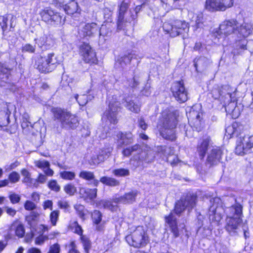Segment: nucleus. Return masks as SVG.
I'll use <instances>...</instances> for the list:
<instances>
[{
	"label": "nucleus",
	"mask_w": 253,
	"mask_h": 253,
	"mask_svg": "<svg viewBox=\"0 0 253 253\" xmlns=\"http://www.w3.org/2000/svg\"><path fill=\"white\" fill-rule=\"evenodd\" d=\"M252 32V26L246 23L240 24L235 19L224 20L219 25L218 34L228 36L234 34L231 43L234 48V54L239 53L242 50L246 49V38Z\"/></svg>",
	"instance_id": "1"
},
{
	"label": "nucleus",
	"mask_w": 253,
	"mask_h": 253,
	"mask_svg": "<svg viewBox=\"0 0 253 253\" xmlns=\"http://www.w3.org/2000/svg\"><path fill=\"white\" fill-rule=\"evenodd\" d=\"M162 115V118L157 126L160 135L166 139L174 140L176 139L175 129L177 125L178 112L166 110Z\"/></svg>",
	"instance_id": "2"
},
{
	"label": "nucleus",
	"mask_w": 253,
	"mask_h": 253,
	"mask_svg": "<svg viewBox=\"0 0 253 253\" xmlns=\"http://www.w3.org/2000/svg\"><path fill=\"white\" fill-rule=\"evenodd\" d=\"M55 120H57L61 126L65 129H74L79 125L78 119L75 115L59 108L52 109Z\"/></svg>",
	"instance_id": "3"
},
{
	"label": "nucleus",
	"mask_w": 253,
	"mask_h": 253,
	"mask_svg": "<svg viewBox=\"0 0 253 253\" xmlns=\"http://www.w3.org/2000/svg\"><path fill=\"white\" fill-rule=\"evenodd\" d=\"M35 60L34 66L39 71L45 73L51 72L60 62L57 56L53 52L44 56H38Z\"/></svg>",
	"instance_id": "4"
},
{
	"label": "nucleus",
	"mask_w": 253,
	"mask_h": 253,
	"mask_svg": "<svg viewBox=\"0 0 253 253\" xmlns=\"http://www.w3.org/2000/svg\"><path fill=\"white\" fill-rule=\"evenodd\" d=\"M126 241L131 246L140 248L145 246L149 242V237L143 226H138L131 234L126 237Z\"/></svg>",
	"instance_id": "5"
},
{
	"label": "nucleus",
	"mask_w": 253,
	"mask_h": 253,
	"mask_svg": "<svg viewBox=\"0 0 253 253\" xmlns=\"http://www.w3.org/2000/svg\"><path fill=\"white\" fill-rule=\"evenodd\" d=\"M163 27L164 30L169 34L171 37H175L182 35L183 39L187 38L189 31L188 23L178 20L172 22H166L164 23Z\"/></svg>",
	"instance_id": "6"
},
{
	"label": "nucleus",
	"mask_w": 253,
	"mask_h": 253,
	"mask_svg": "<svg viewBox=\"0 0 253 253\" xmlns=\"http://www.w3.org/2000/svg\"><path fill=\"white\" fill-rule=\"evenodd\" d=\"M109 108L102 117V121L105 123V126H108L109 124L115 125L118 123L117 114L120 103L116 101V97H112L111 100H109Z\"/></svg>",
	"instance_id": "7"
},
{
	"label": "nucleus",
	"mask_w": 253,
	"mask_h": 253,
	"mask_svg": "<svg viewBox=\"0 0 253 253\" xmlns=\"http://www.w3.org/2000/svg\"><path fill=\"white\" fill-rule=\"evenodd\" d=\"M106 30L105 26L99 27L95 23H87L81 27L79 29V34L81 37L91 38L94 37L98 33L99 36H105L103 31Z\"/></svg>",
	"instance_id": "8"
},
{
	"label": "nucleus",
	"mask_w": 253,
	"mask_h": 253,
	"mask_svg": "<svg viewBox=\"0 0 253 253\" xmlns=\"http://www.w3.org/2000/svg\"><path fill=\"white\" fill-rule=\"evenodd\" d=\"M253 151V135H246L240 137L237 141L235 153L244 155Z\"/></svg>",
	"instance_id": "9"
},
{
	"label": "nucleus",
	"mask_w": 253,
	"mask_h": 253,
	"mask_svg": "<svg viewBox=\"0 0 253 253\" xmlns=\"http://www.w3.org/2000/svg\"><path fill=\"white\" fill-rule=\"evenodd\" d=\"M233 3V0H206L205 6L209 11H224L231 7Z\"/></svg>",
	"instance_id": "10"
},
{
	"label": "nucleus",
	"mask_w": 253,
	"mask_h": 253,
	"mask_svg": "<svg viewBox=\"0 0 253 253\" xmlns=\"http://www.w3.org/2000/svg\"><path fill=\"white\" fill-rule=\"evenodd\" d=\"M196 202V197L194 196H187L185 199H181L175 203L174 211L178 215L185 210L189 211L195 207Z\"/></svg>",
	"instance_id": "11"
},
{
	"label": "nucleus",
	"mask_w": 253,
	"mask_h": 253,
	"mask_svg": "<svg viewBox=\"0 0 253 253\" xmlns=\"http://www.w3.org/2000/svg\"><path fill=\"white\" fill-rule=\"evenodd\" d=\"M228 89L227 85H215L211 90L212 97L221 103L228 102L231 100V94L228 91Z\"/></svg>",
	"instance_id": "12"
},
{
	"label": "nucleus",
	"mask_w": 253,
	"mask_h": 253,
	"mask_svg": "<svg viewBox=\"0 0 253 253\" xmlns=\"http://www.w3.org/2000/svg\"><path fill=\"white\" fill-rule=\"evenodd\" d=\"M41 15L44 21L51 24H63L65 21L64 17L51 9L43 10L41 12Z\"/></svg>",
	"instance_id": "13"
},
{
	"label": "nucleus",
	"mask_w": 253,
	"mask_h": 253,
	"mask_svg": "<svg viewBox=\"0 0 253 253\" xmlns=\"http://www.w3.org/2000/svg\"><path fill=\"white\" fill-rule=\"evenodd\" d=\"M171 89L173 96L177 101L183 103L187 100L188 92L182 81L174 83Z\"/></svg>",
	"instance_id": "14"
},
{
	"label": "nucleus",
	"mask_w": 253,
	"mask_h": 253,
	"mask_svg": "<svg viewBox=\"0 0 253 253\" xmlns=\"http://www.w3.org/2000/svg\"><path fill=\"white\" fill-rule=\"evenodd\" d=\"M80 52L85 62L95 63L96 62L95 53L88 43L84 42L81 45Z\"/></svg>",
	"instance_id": "15"
},
{
	"label": "nucleus",
	"mask_w": 253,
	"mask_h": 253,
	"mask_svg": "<svg viewBox=\"0 0 253 253\" xmlns=\"http://www.w3.org/2000/svg\"><path fill=\"white\" fill-rule=\"evenodd\" d=\"M222 155V152L219 148L216 147L212 149L208 153L206 163V165L209 167L217 165L220 162Z\"/></svg>",
	"instance_id": "16"
},
{
	"label": "nucleus",
	"mask_w": 253,
	"mask_h": 253,
	"mask_svg": "<svg viewBox=\"0 0 253 253\" xmlns=\"http://www.w3.org/2000/svg\"><path fill=\"white\" fill-rule=\"evenodd\" d=\"M113 150V148L111 147H107L104 148L100 150L98 155L93 156L90 160L89 163L92 165H96L100 163L103 162L105 160L108 158Z\"/></svg>",
	"instance_id": "17"
},
{
	"label": "nucleus",
	"mask_w": 253,
	"mask_h": 253,
	"mask_svg": "<svg viewBox=\"0 0 253 253\" xmlns=\"http://www.w3.org/2000/svg\"><path fill=\"white\" fill-rule=\"evenodd\" d=\"M242 222V218L227 216L225 229L230 234L235 233Z\"/></svg>",
	"instance_id": "18"
},
{
	"label": "nucleus",
	"mask_w": 253,
	"mask_h": 253,
	"mask_svg": "<svg viewBox=\"0 0 253 253\" xmlns=\"http://www.w3.org/2000/svg\"><path fill=\"white\" fill-rule=\"evenodd\" d=\"M116 137L117 145L119 147L130 144L133 142V135L130 132L123 133L120 131L117 133Z\"/></svg>",
	"instance_id": "19"
},
{
	"label": "nucleus",
	"mask_w": 253,
	"mask_h": 253,
	"mask_svg": "<svg viewBox=\"0 0 253 253\" xmlns=\"http://www.w3.org/2000/svg\"><path fill=\"white\" fill-rule=\"evenodd\" d=\"M91 90L87 89L81 92L80 94H77L75 95L76 101L80 106L85 105L88 101L94 98V96L91 93Z\"/></svg>",
	"instance_id": "20"
},
{
	"label": "nucleus",
	"mask_w": 253,
	"mask_h": 253,
	"mask_svg": "<svg viewBox=\"0 0 253 253\" xmlns=\"http://www.w3.org/2000/svg\"><path fill=\"white\" fill-rule=\"evenodd\" d=\"M225 212L227 217L242 218V207L239 204H236L225 209Z\"/></svg>",
	"instance_id": "21"
},
{
	"label": "nucleus",
	"mask_w": 253,
	"mask_h": 253,
	"mask_svg": "<svg viewBox=\"0 0 253 253\" xmlns=\"http://www.w3.org/2000/svg\"><path fill=\"white\" fill-rule=\"evenodd\" d=\"M166 222L167 223L171 230V231L175 237L179 236V231L177 228L176 219L172 212L165 217Z\"/></svg>",
	"instance_id": "22"
},
{
	"label": "nucleus",
	"mask_w": 253,
	"mask_h": 253,
	"mask_svg": "<svg viewBox=\"0 0 253 253\" xmlns=\"http://www.w3.org/2000/svg\"><path fill=\"white\" fill-rule=\"evenodd\" d=\"M137 194V193L136 191L129 192L118 198L114 199V202L115 204L118 203H122L123 204L132 203L135 201Z\"/></svg>",
	"instance_id": "23"
},
{
	"label": "nucleus",
	"mask_w": 253,
	"mask_h": 253,
	"mask_svg": "<svg viewBox=\"0 0 253 253\" xmlns=\"http://www.w3.org/2000/svg\"><path fill=\"white\" fill-rule=\"evenodd\" d=\"M97 192L96 188L90 189L82 187L80 188L79 194L81 197L85 200H92L96 197Z\"/></svg>",
	"instance_id": "24"
},
{
	"label": "nucleus",
	"mask_w": 253,
	"mask_h": 253,
	"mask_svg": "<svg viewBox=\"0 0 253 253\" xmlns=\"http://www.w3.org/2000/svg\"><path fill=\"white\" fill-rule=\"evenodd\" d=\"M128 3L125 1H123L119 6V12L118 16V27L121 29L122 28L123 23L126 22L125 14L128 8Z\"/></svg>",
	"instance_id": "25"
},
{
	"label": "nucleus",
	"mask_w": 253,
	"mask_h": 253,
	"mask_svg": "<svg viewBox=\"0 0 253 253\" xmlns=\"http://www.w3.org/2000/svg\"><path fill=\"white\" fill-rule=\"evenodd\" d=\"M79 177L83 179L90 181L89 184L97 187L99 181L95 179L93 172L86 170H83L79 173Z\"/></svg>",
	"instance_id": "26"
},
{
	"label": "nucleus",
	"mask_w": 253,
	"mask_h": 253,
	"mask_svg": "<svg viewBox=\"0 0 253 253\" xmlns=\"http://www.w3.org/2000/svg\"><path fill=\"white\" fill-rule=\"evenodd\" d=\"M210 139L209 138H206L200 141L197 146V152L198 154L201 159H203L208 149Z\"/></svg>",
	"instance_id": "27"
},
{
	"label": "nucleus",
	"mask_w": 253,
	"mask_h": 253,
	"mask_svg": "<svg viewBox=\"0 0 253 253\" xmlns=\"http://www.w3.org/2000/svg\"><path fill=\"white\" fill-rule=\"evenodd\" d=\"M219 201L220 199L218 198H214L210 200V203L212 205L209 208V219L212 222L214 220L216 221H218V220L216 219L217 215L216 210Z\"/></svg>",
	"instance_id": "28"
},
{
	"label": "nucleus",
	"mask_w": 253,
	"mask_h": 253,
	"mask_svg": "<svg viewBox=\"0 0 253 253\" xmlns=\"http://www.w3.org/2000/svg\"><path fill=\"white\" fill-rule=\"evenodd\" d=\"M64 9L68 14L78 13L80 10L78 3L74 0H71L67 4L65 5Z\"/></svg>",
	"instance_id": "29"
},
{
	"label": "nucleus",
	"mask_w": 253,
	"mask_h": 253,
	"mask_svg": "<svg viewBox=\"0 0 253 253\" xmlns=\"http://www.w3.org/2000/svg\"><path fill=\"white\" fill-rule=\"evenodd\" d=\"M35 41L36 43L40 47L44 45L49 47L53 44V42L51 38L45 34H43V36L39 38L35 39Z\"/></svg>",
	"instance_id": "30"
},
{
	"label": "nucleus",
	"mask_w": 253,
	"mask_h": 253,
	"mask_svg": "<svg viewBox=\"0 0 253 253\" xmlns=\"http://www.w3.org/2000/svg\"><path fill=\"white\" fill-rule=\"evenodd\" d=\"M22 175L24 177L23 182L27 184L30 187H33L35 185L36 180L31 177V174L26 169H23L21 171Z\"/></svg>",
	"instance_id": "31"
},
{
	"label": "nucleus",
	"mask_w": 253,
	"mask_h": 253,
	"mask_svg": "<svg viewBox=\"0 0 253 253\" xmlns=\"http://www.w3.org/2000/svg\"><path fill=\"white\" fill-rule=\"evenodd\" d=\"M14 232L15 234L18 237H22L25 234V229L24 226L22 224H13L10 228V235H12V232Z\"/></svg>",
	"instance_id": "32"
},
{
	"label": "nucleus",
	"mask_w": 253,
	"mask_h": 253,
	"mask_svg": "<svg viewBox=\"0 0 253 253\" xmlns=\"http://www.w3.org/2000/svg\"><path fill=\"white\" fill-rule=\"evenodd\" d=\"M102 183L111 187H114L119 185L120 182L117 179L108 176H102L99 180Z\"/></svg>",
	"instance_id": "33"
},
{
	"label": "nucleus",
	"mask_w": 253,
	"mask_h": 253,
	"mask_svg": "<svg viewBox=\"0 0 253 253\" xmlns=\"http://www.w3.org/2000/svg\"><path fill=\"white\" fill-rule=\"evenodd\" d=\"M141 147L138 144H135L131 147H128L124 149L122 151V154L124 157H128L132 155L134 152H139Z\"/></svg>",
	"instance_id": "34"
},
{
	"label": "nucleus",
	"mask_w": 253,
	"mask_h": 253,
	"mask_svg": "<svg viewBox=\"0 0 253 253\" xmlns=\"http://www.w3.org/2000/svg\"><path fill=\"white\" fill-rule=\"evenodd\" d=\"M154 159V155L151 151H148L147 152H142L139 159L141 161H145L147 163L150 162Z\"/></svg>",
	"instance_id": "35"
},
{
	"label": "nucleus",
	"mask_w": 253,
	"mask_h": 253,
	"mask_svg": "<svg viewBox=\"0 0 253 253\" xmlns=\"http://www.w3.org/2000/svg\"><path fill=\"white\" fill-rule=\"evenodd\" d=\"M55 234H58V233H54L53 234H50L49 236L46 235H40L35 239V244L37 245H42L47 239L53 238Z\"/></svg>",
	"instance_id": "36"
},
{
	"label": "nucleus",
	"mask_w": 253,
	"mask_h": 253,
	"mask_svg": "<svg viewBox=\"0 0 253 253\" xmlns=\"http://www.w3.org/2000/svg\"><path fill=\"white\" fill-rule=\"evenodd\" d=\"M126 104L125 106L130 111L137 113L140 111V107L138 105L135 104L131 100H125Z\"/></svg>",
	"instance_id": "37"
},
{
	"label": "nucleus",
	"mask_w": 253,
	"mask_h": 253,
	"mask_svg": "<svg viewBox=\"0 0 253 253\" xmlns=\"http://www.w3.org/2000/svg\"><path fill=\"white\" fill-rule=\"evenodd\" d=\"M82 243L83 244L84 252L85 253H88L91 248V242L89 239L84 235H82L80 237Z\"/></svg>",
	"instance_id": "38"
},
{
	"label": "nucleus",
	"mask_w": 253,
	"mask_h": 253,
	"mask_svg": "<svg viewBox=\"0 0 253 253\" xmlns=\"http://www.w3.org/2000/svg\"><path fill=\"white\" fill-rule=\"evenodd\" d=\"M98 205L100 208L103 207L111 211H114L116 208V205H114L111 201L107 200L100 201L98 203Z\"/></svg>",
	"instance_id": "39"
},
{
	"label": "nucleus",
	"mask_w": 253,
	"mask_h": 253,
	"mask_svg": "<svg viewBox=\"0 0 253 253\" xmlns=\"http://www.w3.org/2000/svg\"><path fill=\"white\" fill-rule=\"evenodd\" d=\"M65 192L70 196H73L77 192V188L71 183L67 184L64 187Z\"/></svg>",
	"instance_id": "40"
},
{
	"label": "nucleus",
	"mask_w": 253,
	"mask_h": 253,
	"mask_svg": "<svg viewBox=\"0 0 253 253\" xmlns=\"http://www.w3.org/2000/svg\"><path fill=\"white\" fill-rule=\"evenodd\" d=\"M60 177L65 180H73L76 176L75 173L72 171H64L60 172Z\"/></svg>",
	"instance_id": "41"
},
{
	"label": "nucleus",
	"mask_w": 253,
	"mask_h": 253,
	"mask_svg": "<svg viewBox=\"0 0 253 253\" xmlns=\"http://www.w3.org/2000/svg\"><path fill=\"white\" fill-rule=\"evenodd\" d=\"M59 216V211L55 210L51 212L49 215L50 221L52 226H55Z\"/></svg>",
	"instance_id": "42"
},
{
	"label": "nucleus",
	"mask_w": 253,
	"mask_h": 253,
	"mask_svg": "<svg viewBox=\"0 0 253 253\" xmlns=\"http://www.w3.org/2000/svg\"><path fill=\"white\" fill-rule=\"evenodd\" d=\"M112 173L116 176H126L129 174V171L127 169H114Z\"/></svg>",
	"instance_id": "43"
},
{
	"label": "nucleus",
	"mask_w": 253,
	"mask_h": 253,
	"mask_svg": "<svg viewBox=\"0 0 253 253\" xmlns=\"http://www.w3.org/2000/svg\"><path fill=\"white\" fill-rule=\"evenodd\" d=\"M234 126L235 127V136H238L243 132L246 126L241 123L235 122H234Z\"/></svg>",
	"instance_id": "44"
},
{
	"label": "nucleus",
	"mask_w": 253,
	"mask_h": 253,
	"mask_svg": "<svg viewBox=\"0 0 253 253\" xmlns=\"http://www.w3.org/2000/svg\"><path fill=\"white\" fill-rule=\"evenodd\" d=\"M48 187L52 191L58 192L60 190V186L55 180H51L47 184Z\"/></svg>",
	"instance_id": "45"
},
{
	"label": "nucleus",
	"mask_w": 253,
	"mask_h": 253,
	"mask_svg": "<svg viewBox=\"0 0 253 253\" xmlns=\"http://www.w3.org/2000/svg\"><path fill=\"white\" fill-rule=\"evenodd\" d=\"M36 180L35 185H33V187L35 188H37L39 186V184H43L47 180L46 176L42 173H39L37 178L35 179Z\"/></svg>",
	"instance_id": "46"
},
{
	"label": "nucleus",
	"mask_w": 253,
	"mask_h": 253,
	"mask_svg": "<svg viewBox=\"0 0 253 253\" xmlns=\"http://www.w3.org/2000/svg\"><path fill=\"white\" fill-rule=\"evenodd\" d=\"M35 165L38 168L42 170L46 168V167L50 166L49 162L45 160H39L34 162Z\"/></svg>",
	"instance_id": "47"
},
{
	"label": "nucleus",
	"mask_w": 253,
	"mask_h": 253,
	"mask_svg": "<svg viewBox=\"0 0 253 253\" xmlns=\"http://www.w3.org/2000/svg\"><path fill=\"white\" fill-rule=\"evenodd\" d=\"M91 216L93 222L96 224H99L102 219L101 213L97 210L94 211L92 213Z\"/></svg>",
	"instance_id": "48"
},
{
	"label": "nucleus",
	"mask_w": 253,
	"mask_h": 253,
	"mask_svg": "<svg viewBox=\"0 0 253 253\" xmlns=\"http://www.w3.org/2000/svg\"><path fill=\"white\" fill-rule=\"evenodd\" d=\"M71 228L74 230V232L80 235L81 236L83 235V230L81 226L79 224L77 221H74L71 225Z\"/></svg>",
	"instance_id": "49"
},
{
	"label": "nucleus",
	"mask_w": 253,
	"mask_h": 253,
	"mask_svg": "<svg viewBox=\"0 0 253 253\" xmlns=\"http://www.w3.org/2000/svg\"><path fill=\"white\" fill-rule=\"evenodd\" d=\"M203 15L202 14H199L197 15L195 19V30L198 28H201L203 27Z\"/></svg>",
	"instance_id": "50"
},
{
	"label": "nucleus",
	"mask_w": 253,
	"mask_h": 253,
	"mask_svg": "<svg viewBox=\"0 0 253 253\" xmlns=\"http://www.w3.org/2000/svg\"><path fill=\"white\" fill-rule=\"evenodd\" d=\"M20 179L19 174L16 172L13 171L8 176V180L12 183H15L19 181Z\"/></svg>",
	"instance_id": "51"
},
{
	"label": "nucleus",
	"mask_w": 253,
	"mask_h": 253,
	"mask_svg": "<svg viewBox=\"0 0 253 253\" xmlns=\"http://www.w3.org/2000/svg\"><path fill=\"white\" fill-rule=\"evenodd\" d=\"M9 123L8 116L4 112L0 114V126H6Z\"/></svg>",
	"instance_id": "52"
},
{
	"label": "nucleus",
	"mask_w": 253,
	"mask_h": 253,
	"mask_svg": "<svg viewBox=\"0 0 253 253\" xmlns=\"http://www.w3.org/2000/svg\"><path fill=\"white\" fill-rule=\"evenodd\" d=\"M22 51L31 53H35L36 51V45H33L30 43H26L22 46Z\"/></svg>",
	"instance_id": "53"
},
{
	"label": "nucleus",
	"mask_w": 253,
	"mask_h": 253,
	"mask_svg": "<svg viewBox=\"0 0 253 253\" xmlns=\"http://www.w3.org/2000/svg\"><path fill=\"white\" fill-rule=\"evenodd\" d=\"M74 208L76 210L77 213L79 217L82 219H84V207L82 205L76 204L74 206Z\"/></svg>",
	"instance_id": "54"
},
{
	"label": "nucleus",
	"mask_w": 253,
	"mask_h": 253,
	"mask_svg": "<svg viewBox=\"0 0 253 253\" xmlns=\"http://www.w3.org/2000/svg\"><path fill=\"white\" fill-rule=\"evenodd\" d=\"M225 135L230 137L235 136V127L234 123L232 125L228 126L225 129Z\"/></svg>",
	"instance_id": "55"
},
{
	"label": "nucleus",
	"mask_w": 253,
	"mask_h": 253,
	"mask_svg": "<svg viewBox=\"0 0 253 253\" xmlns=\"http://www.w3.org/2000/svg\"><path fill=\"white\" fill-rule=\"evenodd\" d=\"M7 18L3 16H0V29H1L3 33L7 29Z\"/></svg>",
	"instance_id": "56"
},
{
	"label": "nucleus",
	"mask_w": 253,
	"mask_h": 253,
	"mask_svg": "<svg viewBox=\"0 0 253 253\" xmlns=\"http://www.w3.org/2000/svg\"><path fill=\"white\" fill-rule=\"evenodd\" d=\"M37 207L36 205L33 202L27 200L24 204V208L27 211H33Z\"/></svg>",
	"instance_id": "57"
},
{
	"label": "nucleus",
	"mask_w": 253,
	"mask_h": 253,
	"mask_svg": "<svg viewBox=\"0 0 253 253\" xmlns=\"http://www.w3.org/2000/svg\"><path fill=\"white\" fill-rule=\"evenodd\" d=\"M128 85L131 88H135L139 84V80L137 78L134 77L132 79L127 81Z\"/></svg>",
	"instance_id": "58"
},
{
	"label": "nucleus",
	"mask_w": 253,
	"mask_h": 253,
	"mask_svg": "<svg viewBox=\"0 0 253 253\" xmlns=\"http://www.w3.org/2000/svg\"><path fill=\"white\" fill-rule=\"evenodd\" d=\"M141 8V5H137L135 8V14L130 15L129 17L126 16V22H130L132 20H134L137 17V13L138 12Z\"/></svg>",
	"instance_id": "59"
},
{
	"label": "nucleus",
	"mask_w": 253,
	"mask_h": 253,
	"mask_svg": "<svg viewBox=\"0 0 253 253\" xmlns=\"http://www.w3.org/2000/svg\"><path fill=\"white\" fill-rule=\"evenodd\" d=\"M132 57L130 55H125L123 57L120 58V59H118V61L120 62V64L122 66H123V62L125 65L129 63L130 62Z\"/></svg>",
	"instance_id": "60"
},
{
	"label": "nucleus",
	"mask_w": 253,
	"mask_h": 253,
	"mask_svg": "<svg viewBox=\"0 0 253 253\" xmlns=\"http://www.w3.org/2000/svg\"><path fill=\"white\" fill-rule=\"evenodd\" d=\"M60 251V247L57 243L51 245L47 253H59Z\"/></svg>",
	"instance_id": "61"
},
{
	"label": "nucleus",
	"mask_w": 253,
	"mask_h": 253,
	"mask_svg": "<svg viewBox=\"0 0 253 253\" xmlns=\"http://www.w3.org/2000/svg\"><path fill=\"white\" fill-rule=\"evenodd\" d=\"M9 198L10 200V202L13 204L18 203L20 201L21 199L20 196L19 195L16 194L15 193H12L10 194L9 196Z\"/></svg>",
	"instance_id": "62"
},
{
	"label": "nucleus",
	"mask_w": 253,
	"mask_h": 253,
	"mask_svg": "<svg viewBox=\"0 0 253 253\" xmlns=\"http://www.w3.org/2000/svg\"><path fill=\"white\" fill-rule=\"evenodd\" d=\"M236 103L234 102L230 101L228 104L225 107V109L229 113H234L236 111Z\"/></svg>",
	"instance_id": "63"
},
{
	"label": "nucleus",
	"mask_w": 253,
	"mask_h": 253,
	"mask_svg": "<svg viewBox=\"0 0 253 253\" xmlns=\"http://www.w3.org/2000/svg\"><path fill=\"white\" fill-rule=\"evenodd\" d=\"M43 209L45 210L46 209H49L52 210L53 208V202L51 200H47L44 201L43 203Z\"/></svg>",
	"instance_id": "64"
}]
</instances>
